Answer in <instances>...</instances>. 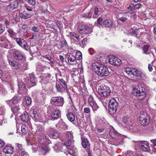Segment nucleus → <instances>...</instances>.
<instances>
[{
    "mask_svg": "<svg viewBox=\"0 0 156 156\" xmlns=\"http://www.w3.org/2000/svg\"><path fill=\"white\" fill-rule=\"evenodd\" d=\"M152 42H149V43H146L145 42V44H144L143 47L142 49H149V48H151V46L152 45Z\"/></svg>",
    "mask_w": 156,
    "mask_h": 156,
    "instance_id": "40",
    "label": "nucleus"
},
{
    "mask_svg": "<svg viewBox=\"0 0 156 156\" xmlns=\"http://www.w3.org/2000/svg\"><path fill=\"white\" fill-rule=\"evenodd\" d=\"M37 51H36V53H32V51H30V54L32 56H35L36 55H39V52L38 51V49L37 50Z\"/></svg>",
    "mask_w": 156,
    "mask_h": 156,
    "instance_id": "59",
    "label": "nucleus"
},
{
    "mask_svg": "<svg viewBox=\"0 0 156 156\" xmlns=\"http://www.w3.org/2000/svg\"><path fill=\"white\" fill-rule=\"evenodd\" d=\"M19 16L22 19L26 20L30 18L31 16V15L29 13H27L24 12L23 13H20Z\"/></svg>",
    "mask_w": 156,
    "mask_h": 156,
    "instance_id": "29",
    "label": "nucleus"
},
{
    "mask_svg": "<svg viewBox=\"0 0 156 156\" xmlns=\"http://www.w3.org/2000/svg\"><path fill=\"white\" fill-rule=\"evenodd\" d=\"M109 134L112 138H115V139H117L119 138V133L114 129H112L110 130Z\"/></svg>",
    "mask_w": 156,
    "mask_h": 156,
    "instance_id": "22",
    "label": "nucleus"
},
{
    "mask_svg": "<svg viewBox=\"0 0 156 156\" xmlns=\"http://www.w3.org/2000/svg\"><path fill=\"white\" fill-rule=\"evenodd\" d=\"M55 87L56 88L57 91L58 92L61 93H62L65 91V89L67 88L63 87L59 84L57 83H56Z\"/></svg>",
    "mask_w": 156,
    "mask_h": 156,
    "instance_id": "32",
    "label": "nucleus"
},
{
    "mask_svg": "<svg viewBox=\"0 0 156 156\" xmlns=\"http://www.w3.org/2000/svg\"><path fill=\"white\" fill-rule=\"evenodd\" d=\"M113 25V22L110 20L106 19L103 22V25L106 27H111Z\"/></svg>",
    "mask_w": 156,
    "mask_h": 156,
    "instance_id": "23",
    "label": "nucleus"
},
{
    "mask_svg": "<svg viewBox=\"0 0 156 156\" xmlns=\"http://www.w3.org/2000/svg\"><path fill=\"white\" fill-rule=\"evenodd\" d=\"M32 30L35 32H38L39 31V29L36 26L33 27L32 29Z\"/></svg>",
    "mask_w": 156,
    "mask_h": 156,
    "instance_id": "55",
    "label": "nucleus"
},
{
    "mask_svg": "<svg viewBox=\"0 0 156 156\" xmlns=\"http://www.w3.org/2000/svg\"><path fill=\"white\" fill-rule=\"evenodd\" d=\"M109 62L111 65L114 66H119L121 63V61L118 58L113 55H110L108 56Z\"/></svg>",
    "mask_w": 156,
    "mask_h": 156,
    "instance_id": "7",
    "label": "nucleus"
},
{
    "mask_svg": "<svg viewBox=\"0 0 156 156\" xmlns=\"http://www.w3.org/2000/svg\"><path fill=\"white\" fill-rule=\"evenodd\" d=\"M21 131L22 134L25 135L28 132V129L27 127L25 125H23L21 126Z\"/></svg>",
    "mask_w": 156,
    "mask_h": 156,
    "instance_id": "36",
    "label": "nucleus"
},
{
    "mask_svg": "<svg viewBox=\"0 0 156 156\" xmlns=\"http://www.w3.org/2000/svg\"><path fill=\"white\" fill-rule=\"evenodd\" d=\"M66 136L69 140H72L73 138V133L71 132H68L67 133Z\"/></svg>",
    "mask_w": 156,
    "mask_h": 156,
    "instance_id": "47",
    "label": "nucleus"
},
{
    "mask_svg": "<svg viewBox=\"0 0 156 156\" xmlns=\"http://www.w3.org/2000/svg\"><path fill=\"white\" fill-rule=\"evenodd\" d=\"M14 39L16 40L17 43L23 49L26 48V43L23 39L20 38H15Z\"/></svg>",
    "mask_w": 156,
    "mask_h": 156,
    "instance_id": "20",
    "label": "nucleus"
},
{
    "mask_svg": "<svg viewBox=\"0 0 156 156\" xmlns=\"http://www.w3.org/2000/svg\"><path fill=\"white\" fill-rule=\"evenodd\" d=\"M5 102L7 104L9 105V106L11 108V107H12V105H13V104L12 100L5 101Z\"/></svg>",
    "mask_w": 156,
    "mask_h": 156,
    "instance_id": "50",
    "label": "nucleus"
},
{
    "mask_svg": "<svg viewBox=\"0 0 156 156\" xmlns=\"http://www.w3.org/2000/svg\"><path fill=\"white\" fill-rule=\"evenodd\" d=\"M118 104L115 99L113 98L109 102L108 109L109 113L111 115L115 113L117 111Z\"/></svg>",
    "mask_w": 156,
    "mask_h": 156,
    "instance_id": "4",
    "label": "nucleus"
},
{
    "mask_svg": "<svg viewBox=\"0 0 156 156\" xmlns=\"http://www.w3.org/2000/svg\"><path fill=\"white\" fill-rule=\"evenodd\" d=\"M133 71V75L137 77V79L139 80H144L146 78L145 75L141 71L134 69Z\"/></svg>",
    "mask_w": 156,
    "mask_h": 156,
    "instance_id": "11",
    "label": "nucleus"
},
{
    "mask_svg": "<svg viewBox=\"0 0 156 156\" xmlns=\"http://www.w3.org/2000/svg\"><path fill=\"white\" fill-rule=\"evenodd\" d=\"M122 121L126 125V127L129 128L131 132L136 133L140 130V126L136 125L131 119L124 117Z\"/></svg>",
    "mask_w": 156,
    "mask_h": 156,
    "instance_id": "2",
    "label": "nucleus"
},
{
    "mask_svg": "<svg viewBox=\"0 0 156 156\" xmlns=\"http://www.w3.org/2000/svg\"><path fill=\"white\" fill-rule=\"evenodd\" d=\"M79 32L81 34H88L91 32V30L88 25L83 24L80 27Z\"/></svg>",
    "mask_w": 156,
    "mask_h": 156,
    "instance_id": "10",
    "label": "nucleus"
},
{
    "mask_svg": "<svg viewBox=\"0 0 156 156\" xmlns=\"http://www.w3.org/2000/svg\"><path fill=\"white\" fill-rule=\"evenodd\" d=\"M13 57L16 60H20L23 58V54L20 51H16L13 52Z\"/></svg>",
    "mask_w": 156,
    "mask_h": 156,
    "instance_id": "16",
    "label": "nucleus"
},
{
    "mask_svg": "<svg viewBox=\"0 0 156 156\" xmlns=\"http://www.w3.org/2000/svg\"><path fill=\"white\" fill-rule=\"evenodd\" d=\"M5 143L3 140H0V148H2L5 145Z\"/></svg>",
    "mask_w": 156,
    "mask_h": 156,
    "instance_id": "62",
    "label": "nucleus"
},
{
    "mask_svg": "<svg viewBox=\"0 0 156 156\" xmlns=\"http://www.w3.org/2000/svg\"><path fill=\"white\" fill-rule=\"evenodd\" d=\"M75 60H80L82 59V54L80 51H77L76 52L75 57Z\"/></svg>",
    "mask_w": 156,
    "mask_h": 156,
    "instance_id": "38",
    "label": "nucleus"
},
{
    "mask_svg": "<svg viewBox=\"0 0 156 156\" xmlns=\"http://www.w3.org/2000/svg\"><path fill=\"white\" fill-rule=\"evenodd\" d=\"M67 118L70 122L74 123L75 121V116L73 112H69L66 115Z\"/></svg>",
    "mask_w": 156,
    "mask_h": 156,
    "instance_id": "26",
    "label": "nucleus"
},
{
    "mask_svg": "<svg viewBox=\"0 0 156 156\" xmlns=\"http://www.w3.org/2000/svg\"><path fill=\"white\" fill-rule=\"evenodd\" d=\"M65 57L69 62L70 61L71 62H74L76 61L75 57L73 56H70L69 54H67L66 55Z\"/></svg>",
    "mask_w": 156,
    "mask_h": 156,
    "instance_id": "34",
    "label": "nucleus"
},
{
    "mask_svg": "<svg viewBox=\"0 0 156 156\" xmlns=\"http://www.w3.org/2000/svg\"><path fill=\"white\" fill-rule=\"evenodd\" d=\"M18 2L15 1L11 2L8 5V7L10 8L11 10H13L18 6Z\"/></svg>",
    "mask_w": 156,
    "mask_h": 156,
    "instance_id": "28",
    "label": "nucleus"
},
{
    "mask_svg": "<svg viewBox=\"0 0 156 156\" xmlns=\"http://www.w3.org/2000/svg\"><path fill=\"white\" fill-rule=\"evenodd\" d=\"M16 146L19 151V152H22V151H25V148L23 145L21 144L17 143L16 144Z\"/></svg>",
    "mask_w": 156,
    "mask_h": 156,
    "instance_id": "35",
    "label": "nucleus"
},
{
    "mask_svg": "<svg viewBox=\"0 0 156 156\" xmlns=\"http://www.w3.org/2000/svg\"><path fill=\"white\" fill-rule=\"evenodd\" d=\"M20 117L22 120L25 122H27L29 120V116L26 112H24L21 115Z\"/></svg>",
    "mask_w": 156,
    "mask_h": 156,
    "instance_id": "25",
    "label": "nucleus"
},
{
    "mask_svg": "<svg viewBox=\"0 0 156 156\" xmlns=\"http://www.w3.org/2000/svg\"><path fill=\"white\" fill-rule=\"evenodd\" d=\"M129 8L131 10H135V5L133 4H130L129 5Z\"/></svg>",
    "mask_w": 156,
    "mask_h": 156,
    "instance_id": "58",
    "label": "nucleus"
},
{
    "mask_svg": "<svg viewBox=\"0 0 156 156\" xmlns=\"http://www.w3.org/2000/svg\"><path fill=\"white\" fill-rule=\"evenodd\" d=\"M138 30H139V29H137L136 27H134L130 29L129 30V33L132 36H136L137 34Z\"/></svg>",
    "mask_w": 156,
    "mask_h": 156,
    "instance_id": "30",
    "label": "nucleus"
},
{
    "mask_svg": "<svg viewBox=\"0 0 156 156\" xmlns=\"http://www.w3.org/2000/svg\"><path fill=\"white\" fill-rule=\"evenodd\" d=\"M83 16L84 17H91L92 16L91 9L89 10L86 9L84 10L83 13Z\"/></svg>",
    "mask_w": 156,
    "mask_h": 156,
    "instance_id": "24",
    "label": "nucleus"
},
{
    "mask_svg": "<svg viewBox=\"0 0 156 156\" xmlns=\"http://www.w3.org/2000/svg\"><path fill=\"white\" fill-rule=\"evenodd\" d=\"M30 5L34 6L36 3V0H25Z\"/></svg>",
    "mask_w": 156,
    "mask_h": 156,
    "instance_id": "46",
    "label": "nucleus"
},
{
    "mask_svg": "<svg viewBox=\"0 0 156 156\" xmlns=\"http://www.w3.org/2000/svg\"><path fill=\"white\" fill-rule=\"evenodd\" d=\"M81 140L82 141L81 144L84 148H88L90 147V143L87 138L84 136L81 137Z\"/></svg>",
    "mask_w": 156,
    "mask_h": 156,
    "instance_id": "17",
    "label": "nucleus"
},
{
    "mask_svg": "<svg viewBox=\"0 0 156 156\" xmlns=\"http://www.w3.org/2000/svg\"><path fill=\"white\" fill-rule=\"evenodd\" d=\"M9 63V65L14 67V68L17 69L19 68V66L17 62L15 61H14L11 60H8Z\"/></svg>",
    "mask_w": 156,
    "mask_h": 156,
    "instance_id": "31",
    "label": "nucleus"
},
{
    "mask_svg": "<svg viewBox=\"0 0 156 156\" xmlns=\"http://www.w3.org/2000/svg\"><path fill=\"white\" fill-rule=\"evenodd\" d=\"M51 101L55 103L57 106H62L64 103V99L61 96L52 97L51 98Z\"/></svg>",
    "mask_w": 156,
    "mask_h": 156,
    "instance_id": "9",
    "label": "nucleus"
},
{
    "mask_svg": "<svg viewBox=\"0 0 156 156\" xmlns=\"http://www.w3.org/2000/svg\"><path fill=\"white\" fill-rule=\"evenodd\" d=\"M141 6H142L141 4L140 3L136 4L135 5V9H138L140 8V7H141Z\"/></svg>",
    "mask_w": 156,
    "mask_h": 156,
    "instance_id": "57",
    "label": "nucleus"
},
{
    "mask_svg": "<svg viewBox=\"0 0 156 156\" xmlns=\"http://www.w3.org/2000/svg\"><path fill=\"white\" fill-rule=\"evenodd\" d=\"M140 123L143 126L147 125L149 122V117L145 112H143L140 116Z\"/></svg>",
    "mask_w": 156,
    "mask_h": 156,
    "instance_id": "8",
    "label": "nucleus"
},
{
    "mask_svg": "<svg viewBox=\"0 0 156 156\" xmlns=\"http://www.w3.org/2000/svg\"><path fill=\"white\" fill-rule=\"evenodd\" d=\"M48 136L52 138L56 139L59 136L58 132L53 128H50L48 132Z\"/></svg>",
    "mask_w": 156,
    "mask_h": 156,
    "instance_id": "14",
    "label": "nucleus"
},
{
    "mask_svg": "<svg viewBox=\"0 0 156 156\" xmlns=\"http://www.w3.org/2000/svg\"><path fill=\"white\" fill-rule=\"evenodd\" d=\"M143 53L146 54H148L150 53V49H143Z\"/></svg>",
    "mask_w": 156,
    "mask_h": 156,
    "instance_id": "63",
    "label": "nucleus"
},
{
    "mask_svg": "<svg viewBox=\"0 0 156 156\" xmlns=\"http://www.w3.org/2000/svg\"><path fill=\"white\" fill-rule=\"evenodd\" d=\"M42 150L44 151L45 153L47 152L49 150L48 147L46 146L42 147Z\"/></svg>",
    "mask_w": 156,
    "mask_h": 156,
    "instance_id": "54",
    "label": "nucleus"
},
{
    "mask_svg": "<svg viewBox=\"0 0 156 156\" xmlns=\"http://www.w3.org/2000/svg\"><path fill=\"white\" fill-rule=\"evenodd\" d=\"M30 81L32 84V86H34L36 85V83H37L36 79L34 75L31 74L30 75Z\"/></svg>",
    "mask_w": 156,
    "mask_h": 156,
    "instance_id": "37",
    "label": "nucleus"
},
{
    "mask_svg": "<svg viewBox=\"0 0 156 156\" xmlns=\"http://www.w3.org/2000/svg\"><path fill=\"white\" fill-rule=\"evenodd\" d=\"M84 112L86 113H89L90 112V109L89 108H85L84 109Z\"/></svg>",
    "mask_w": 156,
    "mask_h": 156,
    "instance_id": "56",
    "label": "nucleus"
},
{
    "mask_svg": "<svg viewBox=\"0 0 156 156\" xmlns=\"http://www.w3.org/2000/svg\"><path fill=\"white\" fill-rule=\"evenodd\" d=\"M20 109L19 106L17 105H14L11 108L12 111L14 113H17Z\"/></svg>",
    "mask_w": 156,
    "mask_h": 156,
    "instance_id": "39",
    "label": "nucleus"
},
{
    "mask_svg": "<svg viewBox=\"0 0 156 156\" xmlns=\"http://www.w3.org/2000/svg\"><path fill=\"white\" fill-rule=\"evenodd\" d=\"M140 148L144 151H148L149 149V147L148 142L144 141L141 142L139 144Z\"/></svg>",
    "mask_w": 156,
    "mask_h": 156,
    "instance_id": "15",
    "label": "nucleus"
},
{
    "mask_svg": "<svg viewBox=\"0 0 156 156\" xmlns=\"http://www.w3.org/2000/svg\"><path fill=\"white\" fill-rule=\"evenodd\" d=\"M151 141L153 143L154 148L156 150V141L154 140H151Z\"/></svg>",
    "mask_w": 156,
    "mask_h": 156,
    "instance_id": "61",
    "label": "nucleus"
},
{
    "mask_svg": "<svg viewBox=\"0 0 156 156\" xmlns=\"http://www.w3.org/2000/svg\"><path fill=\"white\" fill-rule=\"evenodd\" d=\"M98 92L101 96L106 98L110 95L111 92L109 87L102 84L98 88Z\"/></svg>",
    "mask_w": 156,
    "mask_h": 156,
    "instance_id": "3",
    "label": "nucleus"
},
{
    "mask_svg": "<svg viewBox=\"0 0 156 156\" xmlns=\"http://www.w3.org/2000/svg\"><path fill=\"white\" fill-rule=\"evenodd\" d=\"M88 102L92 108L93 110L95 112V111H97L99 108V107L96 102L94 101L92 97L90 96L88 98Z\"/></svg>",
    "mask_w": 156,
    "mask_h": 156,
    "instance_id": "13",
    "label": "nucleus"
},
{
    "mask_svg": "<svg viewBox=\"0 0 156 156\" xmlns=\"http://www.w3.org/2000/svg\"><path fill=\"white\" fill-rule=\"evenodd\" d=\"M103 21V19L101 17L98 18L97 20V22L98 24L101 25V24L102 22Z\"/></svg>",
    "mask_w": 156,
    "mask_h": 156,
    "instance_id": "53",
    "label": "nucleus"
},
{
    "mask_svg": "<svg viewBox=\"0 0 156 156\" xmlns=\"http://www.w3.org/2000/svg\"><path fill=\"white\" fill-rule=\"evenodd\" d=\"M7 32L10 34L9 36L10 37L15 34V33L14 32L13 30L11 28H9L7 30Z\"/></svg>",
    "mask_w": 156,
    "mask_h": 156,
    "instance_id": "49",
    "label": "nucleus"
},
{
    "mask_svg": "<svg viewBox=\"0 0 156 156\" xmlns=\"http://www.w3.org/2000/svg\"><path fill=\"white\" fill-rule=\"evenodd\" d=\"M5 30V28L2 26V25L0 23V34H2Z\"/></svg>",
    "mask_w": 156,
    "mask_h": 156,
    "instance_id": "51",
    "label": "nucleus"
},
{
    "mask_svg": "<svg viewBox=\"0 0 156 156\" xmlns=\"http://www.w3.org/2000/svg\"><path fill=\"white\" fill-rule=\"evenodd\" d=\"M44 129L41 127H39L38 130L36 131V133L37 134H40L39 138L38 141L39 143L41 144L47 143L49 140L48 137L43 133Z\"/></svg>",
    "mask_w": 156,
    "mask_h": 156,
    "instance_id": "5",
    "label": "nucleus"
},
{
    "mask_svg": "<svg viewBox=\"0 0 156 156\" xmlns=\"http://www.w3.org/2000/svg\"><path fill=\"white\" fill-rule=\"evenodd\" d=\"M61 112L59 110H55L51 113V116L53 120L57 119L60 117Z\"/></svg>",
    "mask_w": 156,
    "mask_h": 156,
    "instance_id": "21",
    "label": "nucleus"
},
{
    "mask_svg": "<svg viewBox=\"0 0 156 156\" xmlns=\"http://www.w3.org/2000/svg\"><path fill=\"white\" fill-rule=\"evenodd\" d=\"M125 156H133V155L131 151H128L126 153Z\"/></svg>",
    "mask_w": 156,
    "mask_h": 156,
    "instance_id": "60",
    "label": "nucleus"
},
{
    "mask_svg": "<svg viewBox=\"0 0 156 156\" xmlns=\"http://www.w3.org/2000/svg\"><path fill=\"white\" fill-rule=\"evenodd\" d=\"M13 148L10 146H6L3 150V151L6 154H11L13 153Z\"/></svg>",
    "mask_w": 156,
    "mask_h": 156,
    "instance_id": "19",
    "label": "nucleus"
},
{
    "mask_svg": "<svg viewBox=\"0 0 156 156\" xmlns=\"http://www.w3.org/2000/svg\"><path fill=\"white\" fill-rule=\"evenodd\" d=\"M43 57L47 58L52 63H54L55 62V60L49 55H44L43 56Z\"/></svg>",
    "mask_w": 156,
    "mask_h": 156,
    "instance_id": "42",
    "label": "nucleus"
},
{
    "mask_svg": "<svg viewBox=\"0 0 156 156\" xmlns=\"http://www.w3.org/2000/svg\"><path fill=\"white\" fill-rule=\"evenodd\" d=\"M25 100L27 105L28 106L31 104V100L30 97L28 96H26L25 98Z\"/></svg>",
    "mask_w": 156,
    "mask_h": 156,
    "instance_id": "44",
    "label": "nucleus"
},
{
    "mask_svg": "<svg viewBox=\"0 0 156 156\" xmlns=\"http://www.w3.org/2000/svg\"><path fill=\"white\" fill-rule=\"evenodd\" d=\"M30 113L33 119L35 122H39L42 121V118L40 115H39L37 112L34 109H31L30 111Z\"/></svg>",
    "mask_w": 156,
    "mask_h": 156,
    "instance_id": "12",
    "label": "nucleus"
},
{
    "mask_svg": "<svg viewBox=\"0 0 156 156\" xmlns=\"http://www.w3.org/2000/svg\"><path fill=\"white\" fill-rule=\"evenodd\" d=\"M133 69H134V68L127 67L125 69V72L128 74L133 75Z\"/></svg>",
    "mask_w": 156,
    "mask_h": 156,
    "instance_id": "41",
    "label": "nucleus"
},
{
    "mask_svg": "<svg viewBox=\"0 0 156 156\" xmlns=\"http://www.w3.org/2000/svg\"><path fill=\"white\" fill-rule=\"evenodd\" d=\"M60 82L61 83L59 84L62 87L64 88H67V85L66 82L62 79H59Z\"/></svg>",
    "mask_w": 156,
    "mask_h": 156,
    "instance_id": "43",
    "label": "nucleus"
},
{
    "mask_svg": "<svg viewBox=\"0 0 156 156\" xmlns=\"http://www.w3.org/2000/svg\"><path fill=\"white\" fill-rule=\"evenodd\" d=\"M20 154L21 156H29L28 153L25 151L22 152Z\"/></svg>",
    "mask_w": 156,
    "mask_h": 156,
    "instance_id": "52",
    "label": "nucleus"
},
{
    "mask_svg": "<svg viewBox=\"0 0 156 156\" xmlns=\"http://www.w3.org/2000/svg\"><path fill=\"white\" fill-rule=\"evenodd\" d=\"M133 94L136 96L138 100H143L146 96V93L142 89L137 87H135L132 90Z\"/></svg>",
    "mask_w": 156,
    "mask_h": 156,
    "instance_id": "6",
    "label": "nucleus"
},
{
    "mask_svg": "<svg viewBox=\"0 0 156 156\" xmlns=\"http://www.w3.org/2000/svg\"><path fill=\"white\" fill-rule=\"evenodd\" d=\"M28 65L27 64L24 63L23 65V69L24 70H27L28 69Z\"/></svg>",
    "mask_w": 156,
    "mask_h": 156,
    "instance_id": "64",
    "label": "nucleus"
},
{
    "mask_svg": "<svg viewBox=\"0 0 156 156\" xmlns=\"http://www.w3.org/2000/svg\"><path fill=\"white\" fill-rule=\"evenodd\" d=\"M98 9L97 7L94 8H92L91 9V11L92 13V16L93 15V18H96L98 16V13L99 12Z\"/></svg>",
    "mask_w": 156,
    "mask_h": 156,
    "instance_id": "27",
    "label": "nucleus"
},
{
    "mask_svg": "<svg viewBox=\"0 0 156 156\" xmlns=\"http://www.w3.org/2000/svg\"><path fill=\"white\" fill-rule=\"evenodd\" d=\"M92 68L95 73L99 76L105 77L110 74L108 68L104 65L96 62L93 64Z\"/></svg>",
    "mask_w": 156,
    "mask_h": 156,
    "instance_id": "1",
    "label": "nucleus"
},
{
    "mask_svg": "<svg viewBox=\"0 0 156 156\" xmlns=\"http://www.w3.org/2000/svg\"><path fill=\"white\" fill-rule=\"evenodd\" d=\"M70 34L71 36H73L74 38H76L77 40L79 41L80 40L79 36L76 33L71 32L70 33Z\"/></svg>",
    "mask_w": 156,
    "mask_h": 156,
    "instance_id": "45",
    "label": "nucleus"
},
{
    "mask_svg": "<svg viewBox=\"0 0 156 156\" xmlns=\"http://www.w3.org/2000/svg\"><path fill=\"white\" fill-rule=\"evenodd\" d=\"M57 44L58 48H68V47L67 42L64 39L62 40H60L57 41Z\"/></svg>",
    "mask_w": 156,
    "mask_h": 156,
    "instance_id": "18",
    "label": "nucleus"
},
{
    "mask_svg": "<svg viewBox=\"0 0 156 156\" xmlns=\"http://www.w3.org/2000/svg\"><path fill=\"white\" fill-rule=\"evenodd\" d=\"M73 143V141L72 140H69L66 142L64 143L65 145L67 147L68 149L71 151L72 149V146H71L72 143Z\"/></svg>",
    "mask_w": 156,
    "mask_h": 156,
    "instance_id": "33",
    "label": "nucleus"
},
{
    "mask_svg": "<svg viewBox=\"0 0 156 156\" xmlns=\"http://www.w3.org/2000/svg\"><path fill=\"white\" fill-rule=\"evenodd\" d=\"M13 104H15L17 103L19 101L18 97H14L12 99Z\"/></svg>",
    "mask_w": 156,
    "mask_h": 156,
    "instance_id": "48",
    "label": "nucleus"
}]
</instances>
